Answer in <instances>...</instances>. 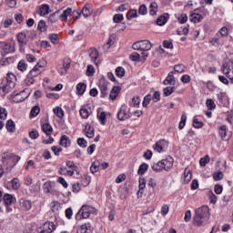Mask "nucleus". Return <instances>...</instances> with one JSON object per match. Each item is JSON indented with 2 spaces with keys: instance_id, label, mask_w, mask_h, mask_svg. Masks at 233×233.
Listing matches in <instances>:
<instances>
[{
  "instance_id": "4468645a",
  "label": "nucleus",
  "mask_w": 233,
  "mask_h": 233,
  "mask_svg": "<svg viewBox=\"0 0 233 233\" xmlns=\"http://www.w3.org/2000/svg\"><path fill=\"white\" fill-rule=\"evenodd\" d=\"M92 230H94V228H92V225H90V223H86L80 226L76 233H92Z\"/></svg>"
},
{
  "instance_id": "f03ea898",
  "label": "nucleus",
  "mask_w": 233,
  "mask_h": 233,
  "mask_svg": "<svg viewBox=\"0 0 233 233\" xmlns=\"http://www.w3.org/2000/svg\"><path fill=\"white\" fill-rule=\"evenodd\" d=\"M172 167H174V158L172 157H167L158 162H154L152 165V170L154 172H163V170L168 172Z\"/></svg>"
},
{
  "instance_id": "052dcab7",
  "label": "nucleus",
  "mask_w": 233,
  "mask_h": 233,
  "mask_svg": "<svg viewBox=\"0 0 233 233\" xmlns=\"http://www.w3.org/2000/svg\"><path fill=\"white\" fill-rule=\"evenodd\" d=\"M80 190H81V184H79V182H76L72 185V192H74L75 194H77V192H79Z\"/></svg>"
},
{
  "instance_id": "72a5a7b5",
  "label": "nucleus",
  "mask_w": 233,
  "mask_h": 233,
  "mask_svg": "<svg viewBox=\"0 0 233 233\" xmlns=\"http://www.w3.org/2000/svg\"><path fill=\"white\" fill-rule=\"evenodd\" d=\"M17 68L20 70V72H26L28 65L25 62V60H20L17 65Z\"/></svg>"
},
{
  "instance_id": "20e7f679",
  "label": "nucleus",
  "mask_w": 233,
  "mask_h": 233,
  "mask_svg": "<svg viewBox=\"0 0 233 233\" xmlns=\"http://www.w3.org/2000/svg\"><path fill=\"white\" fill-rule=\"evenodd\" d=\"M21 159V157L15 156L12 153H4L2 155V162L6 167L7 172H10L15 167V165H17Z\"/></svg>"
},
{
  "instance_id": "cd10ccee",
  "label": "nucleus",
  "mask_w": 233,
  "mask_h": 233,
  "mask_svg": "<svg viewBox=\"0 0 233 233\" xmlns=\"http://www.w3.org/2000/svg\"><path fill=\"white\" fill-rule=\"evenodd\" d=\"M5 128L7 130V132H15V123H14V121L7 120L6 124H5Z\"/></svg>"
},
{
  "instance_id": "0eeeda50",
  "label": "nucleus",
  "mask_w": 233,
  "mask_h": 233,
  "mask_svg": "<svg viewBox=\"0 0 233 233\" xmlns=\"http://www.w3.org/2000/svg\"><path fill=\"white\" fill-rule=\"evenodd\" d=\"M16 37L19 43L20 51L25 52V46L28 45V35H26V32L18 33Z\"/></svg>"
},
{
  "instance_id": "dca6fc26",
  "label": "nucleus",
  "mask_w": 233,
  "mask_h": 233,
  "mask_svg": "<svg viewBox=\"0 0 233 233\" xmlns=\"http://www.w3.org/2000/svg\"><path fill=\"white\" fill-rule=\"evenodd\" d=\"M14 86H15V83L7 78L6 84L2 87V91L4 92V94H8V92H10V90H12Z\"/></svg>"
},
{
  "instance_id": "ea45409f",
  "label": "nucleus",
  "mask_w": 233,
  "mask_h": 233,
  "mask_svg": "<svg viewBox=\"0 0 233 233\" xmlns=\"http://www.w3.org/2000/svg\"><path fill=\"white\" fill-rule=\"evenodd\" d=\"M174 70L175 72H177V74H183L185 72V70H187V67L184 65H176L174 66Z\"/></svg>"
},
{
  "instance_id": "49530a36",
  "label": "nucleus",
  "mask_w": 233,
  "mask_h": 233,
  "mask_svg": "<svg viewBox=\"0 0 233 233\" xmlns=\"http://www.w3.org/2000/svg\"><path fill=\"white\" fill-rule=\"evenodd\" d=\"M12 188L14 190H17L21 187V184H19V178H13L11 181Z\"/></svg>"
},
{
  "instance_id": "ddd939ff",
  "label": "nucleus",
  "mask_w": 233,
  "mask_h": 233,
  "mask_svg": "<svg viewBox=\"0 0 233 233\" xmlns=\"http://www.w3.org/2000/svg\"><path fill=\"white\" fill-rule=\"evenodd\" d=\"M92 12H94L92 4L86 5L80 14L84 15V17H90L92 15Z\"/></svg>"
},
{
  "instance_id": "9b49d317",
  "label": "nucleus",
  "mask_w": 233,
  "mask_h": 233,
  "mask_svg": "<svg viewBox=\"0 0 233 233\" xmlns=\"http://www.w3.org/2000/svg\"><path fill=\"white\" fill-rule=\"evenodd\" d=\"M98 86H99L102 97H105V96L108 95V82H106V80L105 79L100 80Z\"/></svg>"
},
{
  "instance_id": "aec40b11",
  "label": "nucleus",
  "mask_w": 233,
  "mask_h": 233,
  "mask_svg": "<svg viewBox=\"0 0 233 233\" xmlns=\"http://www.w3.org/2000/svg\"><path fill=\"white\" fill-rule=\"evenodd\" d=\"M119 92H121V87L119 86H114L109 94V98L114 101L119 95Z\"/></svg>"
},
{
  "instance_id": "5701e85b",
  "label": "nucleus",
  "mask_w": 233,
  "mask_h": 233,
  "mask_svg": "<svg viewBox=\"0 0 233 233\" xmlns=\"http://www.w3.org/2000/svg\"><path fill=\"white\" fill-rule=\"evenodd\" d=\"M42 130L45 134H46V136H51L52 132H54V128L48 123H46L42 126Z\"/></svg>"
},
{
  "instance_id": "412c9836",
  "label": "nucleus",
  "mask_w": 233,
  "mask_h": 233,
  "mask_svg": "<svg viewBox=\"0 0 233 233\" xmlns=\"http://www.w3.org/2000/svg\"><path fill=\"white\" fill-rule=\"evenodd\" d=\"M60 145L65 148H68V147L70 146V138L66 135H63L60 137Z\"/></svg>"
},
{
  "instance_id": "7c9ffc66",
  "label": "nucleus",
  "mask_w": 233,
  "mask_h": 233,
  "mask_svg": "<svg viewBox=\"0 0 233 233\" xmlns=\"http://www.w3.org/2000/svg\"><path fill=\"white\" fill-rule=\"evenodd\" d=\"M150 15H156L157 14V3L152 2L149 5Z\"/></svg>"
},
{
  "instance_id": "bb28decb",
  "label": "nucleus",
  "mask_w": 233,
  "mask_h": 233,
  "mask_svg": "<svg viewBox=\"0 0 233 233\" xmlns=\"http://www.w3.org/2000/svg\"><path fill=\"white\" fill-rule=\"evenodd\" d=\"M192 180V171H190L188 168H186L184 171V183L187 184L190 183Z\"/></svg>"
},
{
  "instance_id": "774afa93",
  "label": "nucleus",
  "mask_w": 233,
  "mask_h": 233,
  "mask_svg": "<svg viewBox=\"0 0 233 233\" xmlns=\"http://www.w3.org/2000/svg\"><path fill=\"white\" fill-rule=\"evenodd\" d=\"M139 54L138 53H132L130 56H129V58L131 59V61H138L139 60Z\"/></svg>"
},
{
  "instance_id": "7ed1b4c3",
  "label": "nucleus",
  "mask_w": 233,
  "mask_h": 233,
  "mask_svg": "<svg viewBox=\"0 0 233 233\" xmlns=\"http://www.w3.org/2000/svg\"><path fill=\"white\" fill-rule=\"evenodd\" d=\"M133 50H140L141 56H142V61H147V58L148 57V54L145 52H148V50H151L152 48V43L148 40H141L137 41L133 44L132 46Z\"/></svg>"
},
{
  "instance_id": "4c0bfd02",
  "label": "nucleus",
  "mask_w": 233,
  "mask_h": 233,
  "mask_svg": "<svg viewBox=\"0 0 233 233\" xmlns=\"http://www.w3.org/2000/svg\"><path fill=\"white\" fill-rule=\"evenodd\" d=\"M43 190L45 194H50V192L52 191V182H46L43 185Z\"/></svg>"
},
{
  "instance_id": "5fc2aeb1",
  "label": "nucleus",
  "mask_w": 233,
  "mask_h": 233,
  "mask_svg": "<svg viewBox=\"0 0 233 233\" xmlns=\"http://www.w3.org/2000/svg\"><path fill=\"white\" fill-rule=\"evenodd\" d=\"M19 94L25 101V99H27L28 96H30V89L25 88V89L22 90Z\"/></svg>"
},
{
  "instance_id": "8fccbe9b",
  "label": "nucleus",
  "mask_w": 233,
  "mask_h": 233,
  "mask_svg": "<svg viewBox=\"0 0 233 233\" xmlns=\"http://www.w3.org/2000/svg\"><path fill=\"white\" fill-rule=\"evenodd\" d=\"M94 74H96V69L94 68V66L88 65L87 70H86V76H88V77H92Z\"/></svg>"
},
{
  "instance_id": "338daca9",
  "label": "nucleus",
  "mask_w": 233,
  "mask_h": 233,
  "mask_svg": "<svg viewBox=\"0 0 233 233\" xmlns=\"http://www.w3.org/2000/svg\"><path fill=\"white\" fill-rule=\"evenodd\" d=\"M193 127L195 128H202L203 127V122H199V120L198 118H194L193 119Z\"/></svg>"
},
{
  "instance_id": "a19ab883",
  "label": "nucleus",
  "mask_w": 233,
  "mask_h": 233,
  "mask_svg": "<svg viewBox=\"0 0 233 233\" xmlns=\"http://www.w3.org/2000/svg\"><path fill=\"white\" fill-rule=\"evenodd\" d=\"M66 167H67L68 168H72V169H74V170L76 172V174H79V171H77L78 167H77V166H76V164L74 163V161L67 160V161L66 162Z\"/></svg>"
},
{
  "instance_id": "39448f33",
  "label": "nucleus",
  "mask_w": 233,
  "mask_h": 233,
  "mask_svg": "<svg viewBox=\"0 0 233 233\" xmlns=\"http://www.w3.org/2000/svg\"><path fill=\"white\" fill-rule=\"evenodd\" d=\"M220 70L233 83V62L231 60L224 61Z\"/></svg>"
},
{
  "instance_id": "f3484780",
  "label": "nucleus",
  "mask_w": 233,
  "mask_h": 233,
  "mask_svg": "<svg viewBox=\"0 0 233 233\" xmlns=\"http://www.w3.org/2000/svg\"><path fill=\"white\" fill-rule=\"evenodd\" d=\"M59 19H61V10H57L56 12L50 15L48 17L49 23H57Z\"/></svg>"
},
{
  "instance_id": "e2e57ef3",
  "label": "nucleus",
  "mask_w": 233,
  "mask_h": 233,
  "mask_svg": "<svg viewBox=\"0 0 233 233\" xmlns=\"http://www.w3.org/2000/svg\"><path fill=\"white\" fill-rule=\"evenodd\" d=\"M170 85H176V77L174 76V72H170L167 77Z\"/></svg>"
},
{
  "instance_id": "0e129e2a",
  "label": "nucleus",
  "mask_w": 233,
  "mask_h": 233,
  "mask_svg": "<svg viewBox=\"0 0 233 233\" xmlns=\"http://www.w3.org/2000/svg\"><path fill=\"white\" fill-rule=\"evenodd\" d=\"M29 137L31 139H37L39 137V132H37V129H33L29 132Z\"/></svg>"
},
{
  "instance_id": "a211bd4d",
  "label": "nucleus",
  "mask_w": 233,
  "mask_h": 233,
  "mask_svg": "<svg viewBox=\"0 0 233 233\" xmlns=\"http://www.w3.org/2000/svg\"><path fill=\"white\" fill-rule=\"evenodd\" d=\"M84 132H85L86 137H89V139H92V137H94V136H95L94 127H92V126H90L88 124L86 125Z\"/></svg>"
},
{
  "instance_id": "58836bf2",
  "label": "nucleus",
  "mask_w": 233,
  "mask_h": 233,
  "mask_svg": "<svg viewBox=\"0 0 233 233\" xmlns=\"http://www.w3.org/2000/svg\"><path fill=\"white\" fill-rule=\"evenodd\" d=\"M49 39L53 45H59V35L57 34L49 35Z\"/></svg>"
},
{
  "instance_id": "e433bc0d",
  "label": "nucleus",
  "mask_w": 233,
  "mask_h": 233,
  "mask_svg": "<svg viewBox=\"0 0 233 233\" xmlns=\"http://www.w3.org/2000/svg\"><path fill=\"white\" fill-rule=\"evenodd\" d=\"M49 13H50V5H43L42 7H40V15H47V14Z\"/></svg>"
},
{
  "instance_id": "4d7b16f0",
  "label": "nucleus",
  "mask_w": 233,
  "mask_h": 233,
  "mask_svg": "<svg viewBox=\"0 0 233 233\" xmlns=\"http://www.w3.org/2000/svg\"><path fill=\"white\" fill-rule=\"evenodd\" d=\"M52 152H54L55 156H59L61 152H63V148L61 147L53 146L51 147Z\"/></svg>"
},
{
  "instance_id": "6e6d98bb",
  "label": "nucleus",
  "mask_w": 233,
  "mask_h": 233,
  "mask_svg": "<svg viewBox=\"0 0 233 233\" xmlns=\"http://www.w3.org/2000/svg\"><path fill=\"white\" fill-rule=\"evenodd\" d=\"M206 105H207L208 110H214V108H216V103H214V100H212V99H208L206 101Z\"/></svg>"
},
{
  "instance_id": "13d9d810",
  "label": "nucleus",
  "mask_w": 233,
  "mask_h": 233,
  "mask_svg": "<svg viewBox=\"0 0 233 233\" xmlns=\"http://www.w3.org/2000/svg\"><path fill=\"white\" fill-rule=\"evenodd\" d=\"M163 46L164 48L172 50V48H174V44H172V40H165L163 42Z\"/></svg>"
},
{
  "instance_id": "69168bd1",
  "label": "nucleus",
  "mask_w": 233,
  "mask_h": 233,
  "mask_svg": "<svg viewBox=\"0 0 233 233\" xmlns=\"http://www.w3.org/2000/svg\"><path fill=\"white\" fill-rule=\"evenodd\" d=\"M166 23H167V17L165 16H159L157 19V25H158V26H163Z\"/></svg>"
},
{
  "instance_id": "f8f14e48",
  "label": "nucleus",
  "mask_w": 233,
  "mask_h": 233,
  "mask_svg": "<svg viewBox=\"0 0 233 233\" xmlns=\"http://www.w3.org/2000/svg\"><path fill=\"white\" fill-rule=\"evenodd\" d=\"M73 16H74V11H72V8H70V7L64 10L63 14L60 13V17H61L62 21H64L65 23H66V21H68V17H69V19H72Z\"/></svg>"
},
{
  "instance_id": "f257e3e1",
  "label": "nucleus",
  "mask_w": 233,
  "mask_h": 233,
  "mask_svg": "<svg viewBox=\"0 0 233 233\" xmlns=\"http://www.w3.org/2000/svg\"><path fill=\"white\" fill-rule=\"evenodd\" d=\"M194 225L197 227H205L210 219V208L208 206H202L196 209L194 216Z\"/></svg>"
},
{
  "instance_id": "473e14b6",
  "label": "nucleus",
  "mask_w": 233,
  "mask_h": 233,
  "mask_svg": "<svg viewBox=\"0 0 233 233\" xmlns=\"http://www.w3.org/2000/svg\"><path fill=\"white\" fill-rule=\"evenodd\" d=\"M53 112L57 117H60V119H63V117H65V111H63V108L59 106L54 108Z\"/></svg>"
},
{
  "instance_id": "c03bdc74",
  "label": "nucleus",
  "mask_w": 233,
  "mask_h": 233,
  "mask_svg": "<svg viewBox=\"0 0 233 233\" xmlns=\"http://www.w3.org/2000/svg\"><path fill=\"white\" fill-rule=\"evenodd\" d=\"M224 177V175L221 171H216L214 174H213V179L215 181H221V179H223Z\"/></svg>"
},
{
  "instance_id": "b1692460",
  "label": "nucleus",
  "mask_w": 233,
  "mask_h": 233,
  "mask_svg": "<svg viewBox=\"0 0 233 233\" xmlns=\"http://www.w3.org/2000/svg\"><path fill=\"white\" fill-rule=\"evenodd\" d=\"M3 201L5 205L9 206L15 201V198L10 194H5L3 198Z\"/></svg>"
},
{
  "instance_id": "603ef678",
  "label": "nucleus",
  "mask_w": 233,
  "mask_h": 233,
  "mask_svg": "<svg viewBox=\"0 0 233 233\" xmlns=\"http://www.w3.org/2000/svg\"><path fill=\"white\" fill-rule=\"evenodd\" d=\"M37 28H38V30H40V32H46V23L43 20H40L38 22Z\"/></svg>"
},
{
  "instance_id": "79ce46f5",
  "label": "nucleus",
  "mask_w": 233,
  "mask_h": 233,
  "mask_svg": "<svg viewBox=\"0 0 233 233\" xmlns=\"http://www.w3.org/2000/svg\"><path fill=\"white\" fill-rule=\"evenodd\" d=\"M116 77H125V69L123 66H118L116 68Z\"/></svg>"
},
{
  "instance_id": "de8ad7c7",
  "label": "nucleus",
  "mask_w": 233,
  "mask_h": 233,
  "mask_svg": "<svg viewBox=\"0 0 233 233\" xmlns=\"http://www.w3.org/2000/svg\"><path fill=\"white\" fill-rule=\"evenodd\" d=\"M22 208H24V210H30V208H32V202H30V200H24L22 202Z\"/></svg>"
},
{
  "instance_id": "423d86ee",
  "label": "nucleus",
  "mask_w": 233,
  "mask_h": 233,
  "mask_svg": "<svg viewBox=\"0 0 233 233\" xmlns=\"http://www.w3.org/2000/svg\"><path fill=\"white\" fill-rule=\"evenodd\" d=\"M41 75V69H37V67H33L31 71L28 73L25 80V85L27 86H30L31 85H34L35 83V79L39 77Z\"/></svg>"
},
{
  "instance_id": "3c124183",
  "label": "nucleus",
  "mask_w": 233,
  "mask_h": 233,
  "mask_svg": "<svg viewBox=\"0 0 233 233\" xmlns=\"http://www.w3.org/2000/svg\"><path fill=\"white\" fill-rule=\"evenodd\" d=\"M2 50H4L5 54H10L13 52V49H12V45L10 44H5L3 46H2Z\"/></svg>"
},
{
  "instance_id": "393cba45",
  "label": "nucleus",
  "mask_w": 233,
  "mask_h": 233,
  "mask_svg": "<svg viewBox=\"0 0 233 233\" xmlns=\"http://www.w3.org/2000/svg\"><path fill=\"white\" fill-rule=\"evenodd\" d=\"M165 143H167V141L159 140L153 146L154 150H156V152H163V147H165Z\"/></svg>"
},
{
  "instance_id": "6e6552de",
  "label": "nucleus",
  "mask_w": 233,
  "mask_h": 233,
  "mask_svg": "<svg viewBox=\"0 0 233 233\" xmlns=\"http://www.w3.org/2000/svg\"><path fill=\"white\" fill-rule=\"evenodd\" d=\"M80 212L82 213L84 219H88V218H90V214H97V209L92 206H82Z\"/></svg>"
},
{
  "instance_id": "6ab92c4d",
  "label": "nucleus",
  "mask_w": 233,
  "mask_h": 233,
  "mask_svg": "<svg viewBox=\"0 0 233 233\" xmlns=\"http://www.w3.org/2000/svg\"><path fill=\"white\" fill-rule=\"evenodd\" d=\"M228 130V129L227 128V126H221L218 129L219 136L224 141H227V139H228V136L227 135Z\"/></svg>"
},
{
  "instance_id": "1a4fd4ad",
  "label": "nucleus",
  "mask_w": 233,
  "mask_h": 233,
  "mask_svg": "<svg viewBox=\"0 0 233 233\" xmlns=\"http://www.w3.org/2000/svg\"><path fill=\"white\" fill-rule=\"evenodd\" d=\"M55 230L56 224L51 221H46L38 228V233H53Z\"/></svg>"
},
{
  "instance_id": "4be33fe9",
  "label": "nucleus",
  "mask_w": 233,
  "mask_h": 233,
  "mask_svg": "<svg viewBox=\"0 0 233 233\" xmlns=\"http://www.w3.org/2000/svg\"><path fill=\"white\" fill-rule=\"evenodd\" d=\"M86 91V84L79 83L76 85V93L78 94V96H83Z\"/></svg>"
},
{
  "instance_id": "2f4dec72",
  "label": "nucleus",
  "mask_w": 233,
  "mask_h": 233,
  "mask_svg": "<svg viewBox=\"0 0 233 233\" xmlns=\"http://www.w3.org/2000/svg\"><path fill=\"white\" fill-rule=\"evenodd\" d=\"M176 90L175 86H167L163 89V96L165 97H168V96H171L172 93Z\"/></svg>"
},
{
  "instance_id": "864d4df0",
  "label": "nucleus",
  "mask_w": 233,
  "mask_h": 233,
  "mask_svg": "<svg viewBox=\"0 0 233 233\" xmlns=\"http://www.w3.org/2000/svg\"><path fill=\"white\" fill-rule=\"evenodd\" d=\"M46 66V60L45 59H40L37 64L35 66V68L38 69L39 68H45Z\"/></svg>"
},
{
  "instance_id": "bf43d9fd",
  "label": "nucleus",
  "mask_w": 233,
  "mask_h": 233,
  "mask_svg": "<svg viewBox=\"0 0 233 233\" xmlns=\"http://www.w3.org/2000/svg\"><path fill=\"white\" fill-rule=\"evenodd\" d=\"M40 112H41V108L35 106L31 109V116H33V117H35L36 116H39Z\"/></svg>"
},
{
  "instance_id": "09e8293b",
  "label": "nucleus",
  "mask_w": 233,
  "mask_h": 233,
  "mask_svg": "<svg viewBox=\"0 0 233 233\" xmlns=\"http://www.w3.org/2000/svg\"><path fill=\"white\" fill-rule=\"evenodd\" d=\"M134 17H137V10L132 9L127 14V19H134Z\"/></svg>"
},
{
  "instance_id": "9d476101",
  "label": "nucleus",
  "mask_w": 233,
  "mask_h": 233,
  "mask_svg": "<svg viewBox=\"0 0 233 233\" xmlns=\"http://www.w3.org/2000/svg\"><path fill=\"white\" fill-rule=\"evenodd\" d=\"M128 107L127 106H122L117 114V118L119 121H126V119H130L132 114L127 112Z\"/></svg>"
},
{
  "instance_id": "a18cd8bd",
  "label": "nucleus",
  "mask_w": 233,
  "mask_h": 233,
  "mask_svg": "<svg viewBox=\"0 0 233 233\" xmlns=\"http://www.w3.org/2000/svg\"><path fill=\"white\" fill-rule=\"evenodd\" d=\"M208 163H210V157H208V155L202 157L199 161L200 167H207Z\"/></svg>"
},
{
  "instance_id": "c9c22d12",
  "label": "nucleus",
  "mask_w": 233,
  "mask_h": 233,
  "mask_svg": "<svg viewBox=\"0 0 233 233\" xmlns=\"http://www.w3.org/2000/svg\"><path fill=\"white\" fill-rule=\"evenodd\" d=\"M147 170H148V164L143 163L139 166L137 174L139 176H143V174H145V172H147Z\"/></svg>"
},
{
  "instance_id": "2eb2a0df",
  "label": "nucleus",
  "mask_w": 233,
  "mask_h": 233,
  "mask_svg": "<svg viewBox=\"0 0 233 233\" xmlns=\"http://www.w3.org/2000/svg\"><path fill=\"white\" fill-rule=\"evenodd\" d=\"M89 57L91 59V61H93V63H95V65H97V57H99V52L97 51V49L92 47L89 50Z\"/></svg>"
},
{
  "instance_id": "c85d7f7f",
  "label": "nucleus",
  "mask_w": 233,
  "mask_h": 233,
  "mask_svg": "<svg viewBox=\"0 0 233 233\" xmlns=\"http://www.w3.org/2000/svg\"><path fill=\"white\" fill-rule=\"evenodd\" d=\"M203 20V15L198 13H194L190 15V21L193 23H199L200 21Z\"/></svg>"
},
{
  "instance_id": "37998d69",
  "label": "nucleus",
  "mask_w": 233,
  "mask_h": 233,
  "mask_svg": "<svg viewBox=\"0 0 233 233\" xmlns=\"http://www.w3.org/2000/svg\"><path fill=\"white\" fill-rule=\"evenodd\" d=\"M186 123H187V115H182L180 122L178 124L179 130H183V128H185Z\"/></svg>"
},
{
  "instance_id": "f704fd0d",
  "label": "nucleus",
  "mask_w": 233,
  "mask_h": 233,
  "mask_svg": "<svg viewBox=\"0 0 233 233\" xmlns=\"http://www.w3.org/2000/svg\"><path fill=\"white\" fill-rule=\"evenodd\" d=\"M79 114L82 119H88V117L90 116V112H88V109H86V107H82L79 111Z\"/></svg>"
},
{
  "instance_id": "c756f323",
  "label": "nucleus",
  "mask_w": 233,
  "mask_h": 233,
  "mask_svg": "<svg viewBox=\"0 0 233 233\" xmlns=\"http://www.w3.org/2000/svg\"><path fill=\"white\" fill-rule=\"evenodd\" d=\"M51 210L52 212H59V210H61V203L56 200L51 202Z\"/></svg>"
},
{
  "instance_id": "a878e982",
  "label": "nucleus",
  "mask_w": 233,
  "mask_h": 233,
  "mask_svg": "<svg viewBox=\"0 0 233 233\" xmlns=\"http://www.w3.org/2000/svg\"><path fill=\"white\" fill-rule=\"evenodd\" d=\"M97 118L99 119L101 125H105L106 123V113L105 111H102L100 109H97Z\"/></svg>"
},
{
  "instance_id": "680f3d73",
  "label": "nucleus",
  "mask_w": 233,
  "mask_h": 233,
  "mask_svg": "<svg viewBox=\"0 0 233 233\" xmlns=\"http://www.w3.org/2000/svg\"><path fill=\"white\" fill-rule=\"evenodd\" d=\"M13 101H14V103H23V101H25V99L22 98L20 93H17L16 95H15L13 96Z\"/></svg>"
}]
</instances>
